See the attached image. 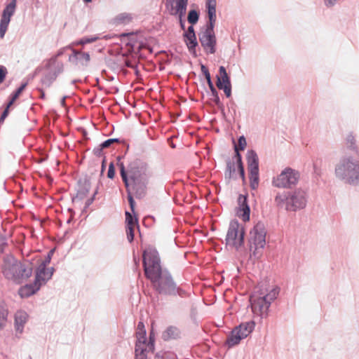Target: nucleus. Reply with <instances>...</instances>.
Segmentation results:
<instances>
[{"instance_id":"nucleus-3","label":"nucleus","mask_w":359,"mask_h":359,"mask_svg":"<svg viewBox=\"0 0 359 359\" xmlns=\"http://www.w3.org/2000/svg\"><path fill=\"white\" fill-rule=\"evenodd\" d=\"M4 277L15 284H22L32 276V264L27 261L21 262L11 255L4 257L1 264Z\"/></svg>"},{"instance_id":"nucleus-21","label":"nucleus","mask_w":359,"mask_h":359,"mask_svg":"<svg viewBox=\"0 0 359 359\" xmlns=\"http://www.w3.org/2000/svg\"><path fill=\"white\" fill-rule=\"evenodd\" d=\"M154 348V344L151 337L149 345H141L139 342L138 344H135V359H147L148 354L152 352Z\"/></svg>"},{"instance_id":"nucleus-39","label":"nucleus","mask_w":359,"mask_h":359,"mask_svg":"<svg viewBox=\"0 0 359 359\" xmlns=\"http://www.w3.org/2000/svg\"><path fill=\"white\" fill-rule=\"evenodd\" d=\"M346 144L348 147L351 148V149H355V138L353 135L350 134L346 137Z\"/></svg>"},{"instance_id":"nucleus-63","label":"nucleus","mask_w":359,"mask_h":359,"mask_svg":"<svg viewBox=\"0 0 359 359\" xmlns=\"http://www.w3.org/2000/svg\"><path fill=\"white\" fill-rule=\"evenodd\" d=\"M126 65H127L128 67H131V66L130 65V63H127V64H126Z\"/></svg>"},{"instance_id":"nucleus-42","label":"nucleus","mask_w":359,"mask_h":359,"mask_svg":"<svg viewBox=\"0 0 359 359\" xmlns=\"http://www.w3.org/2000/svg\"><path fill=\"white\" fill-rule=\"evenodd\" d=\"M27 83H22L14 93L12 95V97L14 98V99H18V97L20 96V95L22 93V92L24 90V89L25 88V87L27 86Z\"/></svg>"},{"instance_id":"nucleus-20","label":"nucleus","mask_w":359,"mask_h":359,"mask_svg":"<svg viewBox=\"0 0 359 359\" xmlns=\"http://www.w3.org/2000/svg\"><path fill=\"white\" fill-rule=\"evenodd\" d=\"M14 318L15 335L16 337H20L23 332L25 325L27 323L28 315L25 311L20 310L15 313Z\"/></svg>"},{"instance_id":"nucleus-41","label":"nucleus","mask_w":359,"mask_h":359,"mask_svg":"<svg viewBox=\"0 0 359 359\" xmlns=\"http://www.w3.org/2000/svg\"><path fill=\"white\" fill-rule=\"evenodd\" d=\"M134 228L135 226H126L127 238L130 243H131L134 238Z\"/></svg>"},{"instance_id":"nucleus-38","label":"nucleus","mask_w":359,"mask_h":359,"mask_svg":"<svg viewBox=\"0 0 359 359\" xmlns=\"http://www.w3.org/2000/svg\"><path fill=\"white\" fill-rule=\"evenodd\" d=\"M210 89L211 91V95L213 97V98H212L213 101L215 102V103L216 104L218 105L220 103V100H219L218 93H217L216 88L213 86L212 87H210Z\"/></svg>"},{"instance_id":"nucleus-54","label":"nucleus","mask_w":359,"mask_h":359,"mask_svg":"<svg viewBox=\"0 0 359 359\" xmlns=\"http://www.w3.org/2000/svg\"><path fill=\"white\" fill-rule=\"evenodd\" d=\"M94 196H95V195L92 198H90L88 200H87V201L86 202V208L88 207L93 203V201L94 200Z\"/></svg>"},{"instance_id":"nucleus-56","label":"nucleus","mask_w":359,"mask_h":359,"mask_svg":"<svg viewBox=\"0 0 359 359\" xmlns=\"http://www.w3.org/2000/svg\"><path fill=\"white\" fill-rule=\"evenodd\" d=\"M181 28L184 30L185 29V22L182 20V18H179Z\"/></svg>"},{"instance_id":"nucleus-25","label":"nucleus","mask_w":359,"mask_h":359,"mask_svg":"<svg viewBox=\"0 0 359 359\" xmlns=\"http://www.w3.org/2000/svg\"><path fill=\"white\" fill-rule=\"evenodd\" d=\"M180 330L174 326L168 327L162 334V338L165 341L175 339L180 337Z\"/></svg>"},{"instance_id":"nucleus-55","label":"nucleus","mask_w":359,"mask_h":359,"mask_svg":"<svg viewBox=\"0 0 359 359\" xmlns=\"http://www.w3.org/2000/svg\"><path fill=\"white\" fill-rule=\"evenodd\" d=\"M137 330H145L144 325L142 322L138 323Z\"/></svg>"},{"instance_id":"nucleus-30","label":"nucleus","mask_w":359,"mask_h":359,"mask_svg":"<svg viewBox=\"0 0 359 359\" xmlns=\"http://www.w3.org/2000/svg\"><path fill=\"white\" fill-rule=\"evenodd\" d=\"M99 39L98 36H85L80 40L77 41L75 44L76 45H85L96 41Z\"/></svg>"},{"instance_id":"nucleus-5","label":"nucleus","mask_w":359,"mask_h":359,"mask_svg":"<svg viewBox=\"0 0 359 359\" xmlns=\"http://www.w3.org/2000/svg\"><path fill=\"white\" fill-rule=\"evenodd\" d=\"M307 198L306 191L299 188L292 191L278 194L275 197V203L279 208L285 207L287 211L296 212L306 207Z\"/></svg>"},{"instance_id":"nucleus-50","label":"nucleus","mask_w":359,"mask_h":359,"mask_svg":"<svg viewBox=\"0 0 359 359\" xmlns=\"http://www.w3.org/2000/svg\"><path fill=\"white\" fill-rule=\"evenodd\" d=\"M338 0H325V4L327 7H332L336 4Z\"/></svg>"},{"instance_id":"nucleus-22","label":"nucleus","mask_w":359,"mask_h":359,"mask_svg":"<svg viewBox=\"0 0 359 359\" xmlns=\"http://www.w3.org/2000/svg\"><path fill=\"white\" fill-rule=\"evenodd\" d=\"M40 287V284L34 281L33 283L27 284L21 287L19 290V294L22 298L29 297L39 290Z\"/></svg>"},{"instance_id":"nucleus-6","label":"nucleus","mask_w":359,"mask_h":359,"mask_svg":"<svg viewBox=\"0 0 359 359\" xmlns=\"http://www.w3.org/2000/svg\"><path fill=\"white\" fill-rule=\"evenodd\" d=\"M278 294L277 289H272L268 293L255 292L251 294L250 302L254 314L261 318H266L272 302L277 298Z\"/></svg>"},{"instance_id":"nucleus-18","label":"nucleus","mask_w":359,"mask_h":359,"mask_svg":"<svg viewBox=\"0 0 359 359\" xmlns=\"http://www.w3.org/2000/svg\"><path fill=\"white\" fill-rule=\"evenodd\" d=\"M238 208L236 210L237 216L242 219L243 222H247L250 219V208L248 203V198L246 196L239 195L238 198Z\"/></svg>"},{"instance_id":"nucleus-57","label":"nucleus","mask_w":359,"mask_h":359,"mask_svg":"<svg viewBox=\"0 0 359 359\" xmlns=\"http://www.w3.org/2000/svg\"><path fill=\"white\" fill-rule=\"evenodd\" d=\"M16 100V99H14L13 97H11V100L7 104V107L6 109H9V107L14 103V102Z\"/></svg>"},{"instance_id":"nucleus-64","label":"nucleus","mask_w":359,"mask_h":359,"mask_svg":"<svg viewBox=\"0 0 359 359\" xmlns=\"http://www.w3.org/2000/svg\"><path fill=\"white\" fill-rule=\"evenodd\" d=\"M75 82H76L75 80L72 81V83H75Z\"/></svg>"},{"instance_id":"nucleus-7","label":"nucleus","mask_w":359,"mask_h":359,"mask_svg":"<svg viewBox=\"0 0 359 359\" xmlns=\"http://www.w3.org/2000/svg\"><path fill=\"white\" fill-rule=\"evenodd\" d=\"M266 227L262 222H257L250 232V251L255 258L260 256L259 250H262L266 245Z\"/></svg>"},{"instance_id":"nucleus-40","label":"nucleus","mask_w":359,"mask_h":359,"mask_svg":"<svg viewBox=\"0 0 359 359\" xmlns=\"http://www.w3.org/2000/svg\"><path fill=\"white\" fill-rule=\"evenodd\" d=\"M234 151H235L234 158H236L237 166L238 165H242L243 164L242 157H241V155L239 152L238 148L236 144L234 145Z\"/></svg>"},{"instance_id":"nucleus-26","label":"nucleus","mask_w":359,"mask_h":359,"mask_svg":"<svg viewBox=\"0 0 359 359\" xmlns=\"http://www.w3.org/2000/svg\"><path fill=\"white\" fill-rule=\"evenodd\" d=\"M185 38V43L190 52H195V48L198 46V42L195 33L193 34H184Z\"/></svg>"},{"instance_id":"nucleus-2","label":"nucleus","mask_w":359,"mask_h":359,"mask_svg":"<svg viewBox=\"0 0 359 359\" xmlns=\"http://www.w3.org/2000/svg\"><path fill=\"white\" fill-rule=\"evenodd\" d=\"M126 171L129 179L130 189L133 190L136 198L144 197L151 177L148 164L136 158L128 163Z\"/></svg>"},{"instance_id":"nucleus-46","label":"nucleus","mask_w":359,"mask_h":359,"mask_svg":"<svg viewBox=\"0 0 359 359\" xmlns=\"http://www.w3.org/2000/svg\"><path fill=\"white\" fill-rule=\"evenodd\" d=\"M105 149V147H102V143L97 147L94 148L93 154L97 156H101L102 155V150Z\"/></svg>"},{"instance_id":"nucleus-37","label":"nucleus","mask_w":359,"mask_h":359,"mask_svg":"<svg viewBox=\"0 0 359 359\" xmlns=\"http://www.w3.org/2000/svg\"><path fill=\"white\" fill-rule=\"evenodd\" d=\"M54 252H55V249H52V250H50L48 252V254H47V255H46V258L44 259V260H43V262H42L39 265H42V266H47V265H48V264H49V263L50 262V260H51L52 257H53V254H54Z\"/></svg>"},{"instance_id":"nucleus-24","label":"nucleus","mask_w":359,"mask_h":359,"mask_svg":"<svg viewBox=\"0 0 359 359\" xmlns=\"http://www.w3.org/2000/svg\"><path fill=\"white\" fill-rule=\"evenodd\" d=\"M8 309L3 300H0V331L3 330L8 320Z\"/></svg>"},{"instance_id":"nucleus-8","label":"nucleus","mask_w":359,"mask_h":359,"mask_svg":"<svg viewBox=\"0 0 359 359\" xmlns=\"http://www.w3.org/2000/svg\"><path fill=\"white\" fill-rule=\"evenodd\" d=\"M245 230L243 226L236 220H231L226 236V244L238 250L244 245Z\"/></svg>"},{"instance_id":"nucleus-43","label":"nucleus","mask_w":359,"mask_h":359,"mask_svg":"<svg viewBox=\"0 0 359 359\" xmlns=\"http://www.w3.org/2000/svg\"><path fill=\"white\" fill-rule=\"evenodd\" d=\"M246 144H247V142H246V140H245V137L243 135L241 136L238 138V145H237L238 150H244L246 147Z\"/></svg>"},{"instance_id":"nucleus-48","label":"nucleus","mask_w":359,"mask_h":359,"mask_svg":"<svg viewBox=\"0 0 359 359\" xmlns=\"http://www.w3.org/2000/svg\"><path fill=\"white\" fill-rule=\"evenodd\" d=\"M238 172H239L240 176L241 177L243 180H245V170H244L243 164L238 165Z\"/></svg>"},{"instance_id":"nucleus-58","label":"nucleus","mask_w":359,"mask_h":359,"mask_svg":"<svg viewBox=\"0 0 359 359\" xmlns=\"http://www.w3.org/2000/svg\"><path fill=\"white\" fill-rule=\"evenodd\" d=\"M39 92H40V97L43 99L45 98V93L44 91L42 90V89H39Z\"/></svg>"},{"instance_id":"nucleus-28","label":"nucleus","mask_w":359,"mask_h":359,"mask_svg":"<svg viewBox=\"0 0 359 359\" xmlns=\"http://www.w3.org/2000/svg\"><path fill=\"white\" fill-rule=\"evenodd\" d=\"M236 172V165L234 161H228L226 163V169L225 171V177L231 179L233 177V174Z\"/></svg>"},{"instance_id":"nucleus-51","label":"nucleus","mask_w":359,"mask_h":359,"mask_svg":"<svg viewBox=\"0 0 359 359\" xmlns=\"http://www.w3.org/2000/svg\"><path fill=\"white\" fill-rule=\"evenodd\" d=\"M8 114V109H5L0 117V121L3 122L4 121V119L7 117Z\"/></svg>"},{"instance_id":"nucleus-49","label":"nucleus","mask_w":359,"mask_h":359,"mask_svg":"<svg viewBox=\"0 0 359 359\" xmlns=\"http://www.w3.org/2000/svg\"><path fill=\"white\" fill-rule=\"evenodd\" d=\"M6 245V238L4 237H0V253L3 252L4 248Z\"/></svg>"},{"instance_id":"nucleus-16","label":"nucleus","mask_w":359,"mask_h":359,"mask_svg":"<svg viewBox=\"0 0 359 359\" xmlns=\"http://www.w3.org/2000/svg\"><path fill=\"white\" fill-rule=\"evenodd\" d=\"M216 0H206L205 6L208 21L205 25V31L214 32L215 25L216 22Z\"/></svg>"},{"instance_id":"nucleus-61","label":"nucleus","mask_w":359,"mask_h":359,"mask_svg":"<svg viewBox=\"0 0 359 359\" xmlns=\"http://www.w3.org/2000/svg\"><path fill=\"white\" fill-rule=\"evenodd\" d=\"M134 261L137 264V262H139V260H137L135 257H134Z\"/></svg>"},{"instance_id":"nucleus-47","label":"nucleus","mask_w":359,"mask_h":359,"mask_svg":"<svg viewBox=\"0 0 359 359\" xmlns=\"http://www.w3.org/2000/svg\"><path fill=\"white\" fill-rule=\"evenodd\" d=\"M223 90L226 96L227 97H229L231 95V86H224L222 87V89Z\"/></svg>"},{"instance_id":"nucleus-32","label":"nucleus","mask_w":359,"mask_h":359,"mask_svg":"<svg viewBox=\"0 0 359 359\" xmlns=\"http://www.w3.org/2000/svg\"><path fill=\"white\" fill-rule=\"evenodd\" d=\"M126 221L127 226H135L137 224V219L133 217L129 212H126Z\"/></svg>"},{"instance_id":"nucleus-23","label":"nucleus","mask_w":359,"mask_h":359,"mask_svg":"<svg viewBox=\"0 0 359 359\" xmlns=\"http://www.w3.org/2000/svg\"><path fill=\"white\" fill-rule=\"evenodd\" d=\"M219 75L217 76V86L219 89H222L224 86H231L230 78L227 74L224 67L221 66L219 69Z\"/></svg>"},{"instance_id":"nucleus-45","label":"nucleus","mask_w":359,"mask_h":359,"mask_svg":"<svg viewBox=\"0 0 359 359\" xmlns=\"http://www.w3.org/2000/svg\"><path fill=\"white\" fill-rule=\"evenodd\" d=\"M115 175V168L113 163H111L109 165V169L107 172V177L109 179H113Z\"/></svg>"},{"instance_id":"nucleus-59","label":"nucleus","mask_w":359,"mask_h":359,"mask_svg":"<svg viewBox=\"0 0 359 359\" xmlns=\"http://www.w3.org/2000/svg\"><path fill=\"white\" fill-rule=\"evenodd\" d=\"M85 3H90L92 0H83Z\"/></svg>"},{"instance_id":"nucleus-27","label":"nucleus","mask_w":359,"mask_h":359,"mask_svg":"<svg viewBox=\"0 0 359 359\" xmlns=\"http://www.w3.org/2000/svg\"><path fill=\"white\" fill-rule=\"evenodd\" d=\"M137 341L135 344H138L139 342L141 345H149L146 338V330H137L136 332Z\"/></svg>"},{"instance_id":"nucleus-4","label":"nucleus","mask_w":359,"mask_h":359,"mask_svg":"<svg viewBox=\"0 0 359 359\" xmlns=\"http://www.w3.org/2000/svg\"><path fill=\"white\" fill-rule=\"evenodd\" d=\"M337 178L351 185H359V160L351 156H342L335 165Z\"/></svg>"},{"instance_id":"nucleus-12","label":"nucleus","mask_w":359,"mask_h":359,"mask_svg":"<svg viewBox=\"0 0 359 359\" xmlns=\"http://www.w3.org/2000/svg\"><path fill=\"white\" fill-rule=\"evenodd\" d=\"M249 170L250 186L255 190L259 185V158L255 151L248 150L246 154Z\"/></svg>"},{"instance_id":"nucleus-33","label":"nucleus","mask_w":359,"mask_h":359,"mask_svg":"<svg viewBox=\"0 0 359 359\" xmlns=\"http://www.w3.org/2000/svg\"><path fill=\"white\" fill-rule=\"evenodd\" d=\"M201 72H203V74H204V76L207 80V83H208L209 88L212 87L214 85L212 82L210 74V72H209L208 68L204 65H201Z\"/></svg>"},{"instance_id":"nucleus-9","label":"nucleus","mask_w":359,"mask_h":359,"mask_svg":"<svg viewBox=\"0 0 359 359\" xmlns=\"http://www.w3.org/2000/svg\"><path fill=\"white\" fill-rule=\"evenodd\" d=\"M300 178L299 172L291 168H285L279 175L273 177V187L282 189H291L296 186Z\"/></svg>"},{"instance_id":"nucleus-44","label":"nucleus","mask_w":359,"mask_h":359,"mask_svg":"<svg viewBox=\"0 0 359 359\" xmlns=\"http://www.w3.org/2000/svg\"><path fill=\"white\" fill-rule=\"evenodd\" d=\"M8 74V71L6 67L3 65H0V84L3 83L6 75Z\"/></svg>"},{"instance_id":"nucleus-11","label":"nucleus","mask_w":359,"mask_h":359,"mask_svg":"<svg viewBox=\"0 0 359 359\" xmlns=\"http://www.w3.org/2000/svg\"><path fill=\"white\" fill-rule=\"evenodd\" d=\"M255 323L253 320L241 323L235 327L226 339V344L229 347L234 346L240 341L246 338L255 329Z\"/></svg>"},{"instance_id":"nucleus-34","label":"nucleus","mask_w":359,"mask_h":359,"mask_svg":"<svg viewBox=\"0 0 359 359\" xmlns=\"http://www.w3.org/2000/svg\"><path fill=\"white\" fill-rule=\"evenodd\" d=\"M175 290H174V292L172 293L171 296H175V295L177 294L181 297H185L188 296V294H189L188 292L185 290H184L180 287H177L176 284H175Z\"/></svg>"},{"instance_id":"nucleus-10","label":"nucleus","mask_w":359,"mask_h":359,"mask_svg":"<svg viewBox=\"0 0 359 359\" xmlns=\"http://www.w3.org/2000/svg\"><path fill=\"white\" fill-rule=\"evenodd\" d=\"M45 68L46 72L41 79V83L43 86L48 88L63 72L64 65L56 57H53L48 60Z\"/></svg>"},{"instance_id":"nucleus-53","label":"nucleus","mask_w":359,"mask_h":359,"mask_svg":"<svg viewBox=\"0 0 359 359\" xmlns=\"http://www.w3.org/2000/svg\"><path fill=\"white\" fill-rule=\"evenodd\" d=\"M68 97V96H64L61 100H60V104L62 107H66V102L65 100Z\"/></svg>"},{"instance_id":"nucleus-36","label":"nucleus","mask_w":359,"mask_h":359,"mask_svg":"<svg viewBox=\"0 0 359 359\" xmlns=\"http://www.w3.org/2000/svg\"><path fill=\"white\" fill-rule=\"evenodd\" d=\"M118 142H120V140L118 138H110V139H108V140L104 141L102 143V147H105V149L109 148L113 144L118 143Z\"/></svg>"},{"instance_id":"nucleus-14","label":"nucleus","mask_w":359,"mask_h":359,"mask_svg":"<svg viewBox=\"0 0 359 359\" xmlns=\"http://www.w3.org/2000/svg\"><path fill=\"white\" fill-rule=\"evenodd\" d=\"M199 41L207 53L214 54L216 52V36L215 32L201 31L198 34Z\"/></svg>"},{"instance_id":"nucleus-62","label":"nucleus","mask_w":359,"mask_h":359,"mask_svg":"<svg viewBox=\"0 0 359 359\" xmlns=\"http://www.w3.org/2000/svg\"><path fill=\"white\" fill-rule=\"evenodd\" d=\"M87 192H88V189H86V191H84V192L83 193V195H85Z\"/></svg>"},{"instance_id":"nucleus-60","label":"nucleus","mask_w":359,"mask_h":359,"mask_svg":"<svg viewBox=\"0 0 359 359\" xmlns=\"http://www.w3.org/2000/svg\"><path fill=\"white\" fill-rule=\"evenodd\" d=\"M62 54V52H59V53H57V55L55 57H57V56H60V55H61Z\"/></svg>"},{"instance_id":"nucleus-19","label":"nucleus","mask_w":359,"mask_h":359,"mask_svg":"<svg viewBox=\"0 0 359 359\" xmlns=\"http://www.w3.org/2000/svg\"><path fill=\"white\" fill-rule=\"evenodd\" d=\"M54 271L53 267L46 268V266L39 265L36 271L34 281L41 287L52 278Z\"/></svg>"},{"instance_id":"nucleus-31","label":"nucleus","mask_w":359,"mask_h":359,"mask_svg":"<svg viewBox=\"0 0 359 359\" xmlns=\"http://www.w3.org/2000/svg\"><path fill=\"white\" fill-rule=\"evenodd\" d=\"M155 359H177L175 353L172 352H163L162 353H157Z\"/></svg>"},{"instance_id":"nucleus-17","label":"nucleus","mask_w":359,"mask_h":359,"mask_svg":"<svg viewBox=\"0 0 359 359\" xmlns=\"http://www.w3.org/2000/svg\"><path fill=\"white\" fill-rule=\"evenodd\" d=\"M72 54L69 57V61L79 67H86L90 60L89 53L73 49Z\"/></svg>"},{"instance_id":"nucleus-13","label":"nucleus","mask_w":359,"mask_h":359,"mask_svg":"<svg viewBox=\"0 0 359 359\" xmlns=\"http://www.w3.org/2000/svg\"><path fill=\"white\" fill-rule=\"evenodd\" d=\"M17 6V0H11L2 11L0 20V38L3 39L8 29L11 17L14 15Z\"/></svg>"},{"instance_id":"nucleus-15","label":"nucleus","mask_w":359,"mask_h":359,"mask_svg":"<svg viewBox=\"0 0 359 359\" xmlns=\"http://www.w3.org/2000/svg\"><path fill=\"white\" fill-rule=\"evenodd\" d=\"M117 161H118L117 165L120 169V175H121V179L125 184V187L126 188V191H127V194H128V200L130 208H131L132 211L133 212L134 208H135V201H134V199L133 197V191L132 189H130V182H129V179L128 177V175H127V173L126 171V167L124 165V163L123 162H121V156L117 157Z\"/></svg>"},{"instance_id":"nucleus-1","label":"nucleus","mask_w":359,"mask_h":359,"mask_svg":"<svg viewBox=\"0 0 359 359\" xmlns=\"http://www.w3.org/2000/svg\"><path fill=\"white\" fill-rule=\"evenodd\" d=\"M143 266L145 276L151 280L154 290L160 294L171 296L176 283L169 271L161 268L156 249L148 248L144 251Z\"/></svg>"},{"instance_id":"nucleus-52","label":"nucleus","mask_w":359,"mask_h":359,"mask_svg":"<svg viewBox=\"0 0 359 359\" xmlns=\"http://www.w3.org/2000/svg\"><path fill=\"white\" fill-rule=\"evenodd\" d=\"M193 33H195L194 29L193 27V25L189 26L187 29V30L184 32L186 34H193Z\"/></svg>"},{"instance_id":"nucleus-29","label":"nucleus","mask_w":359,"mask_h":359,"mask_svg":"<svg viewBox=\"0 0 359 359\" xmlns=\"http://www.w3.org/2000/svg\"><path fill=\"white\" fill-rule=\"evenodd\" d=\"M199 15L196 10H191L188 13L187 20L191 24L194 25L198 21Z\"/></svg>"},{"instance_id":"nucleus-35","label":"nucleus","mask_w":359,"mask_h":359,"mask_svg":"<svg viewBox=\"0 0 359 359\" xmlns=\"http://www.w3.org/2000/svg\"><path fill=\"white\" fill-rule=\"evenodd\" d=\"M116 19L121 23H126L130 21L131 17L128 13H121L117 16Z\"/></svg>"}]
</instances>
